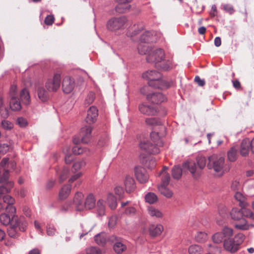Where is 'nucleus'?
Listing matches in <instances>:
<instances>
[{
    "mask_svg": "<svg viewBox=\"0 0 254 254\" xmlns=\"http://www.w3.org/2000/svg\"><path fill=\"white\" fill-rule=\"evenodd\" d=\"M164 133L159 134L158 132L152 131L150 140H143L139 144L140 148L150 154H158L160 152L159 147L163 146L161 137Z\"/></svg>",
    "mask_w": 254,
    "mask_h": 254,
    "instance_id": "obj_1",
    "label": "nucleus"
},
{
    "mask_svg": "<svg viewBox=\"0 0 254 254\" xmlns=\"http://www.w3.org/2000/svg\"><path fill=\"white\" fill-rule=\"evenodd\" d=\"M165 54L163 49L161 48L150 50L146 57V61L148 63H153L156 67L164 70L169 69L171 66V62L164 60Z\"/></svg>",
    "mask_w": 254,
    "mask_h": 254,
    "instance_id": "obj_2",
    "label": "nucleus"
},
{
    "mask_svg": "<svg viewBox=\"0 0 254 254\" xmlns=\"http://www.w3.org/2000/svg\"><path fill=\"white\" fill-rule=\"evenodd\" d=\"M142 77L148 80L149 86L159 89L167 88L170 87V84L165 80L161 79V73L155 71H148L142 74Z\"/></svg>",
    "mask_w": 254,
    "mask_h": 254,
    "instance_id": "obj_3",
    "label": "nucleus"
},
{
    "mask_svg": "<svg viewBox=\"0 0 254 254\" xmlns=\"http://www.w3.org/2000/svg\"><path fill=\"white\" fill-rule=\"evenodd\" d=\"M196 161L197 167L194 162L186 161L183 164V168L189 170L194 178L200 176L201 171L206 166L207 160L205 157L199 155L196 157Z\"/></svg>",
    "mask_w": 254,
    "mask_h": 254,
    "instance_id": "obj_4",
    "label": "nucleus"
},
{
    "mask_svg": "<svg viewBox=\"0 0 254 254\" xmlns=\"http://www.w3.org/2000/svg\"><path fill=\"white\" fill-rule=\"evenodd\" d=\"M27 225L28 223L24 217H18L17 216H13L11 217V223L7 230L8 235L11 238L16 237L17 236V228L21 231H25Z\"/></svg>",
    "mask_w": 254,
    "mask_h": 254,
    "instance_id": "obj_5",
    "label": "nucleus"
},
{
    "mask_svg": "<svg viewBox=\"0 0 254 254\" xmlns=\"http://www.w3.org/2000/svg\"><path fill=\"white\" fill-rule=\"evenodd\" d=\"M245 210H246L245 208H242V209L235 208H233L230 212L232 219L234 221H239V223L234 225L235 227L237 229L245 230L249 229L247 222L243 217V216H245V214H246Z\"/></svg>",
    "mask_w": 254,
    "mask_h": 254,
    "instance_id": "obj_6",
    "label": "nucleus"
},
{
    "mask_svg": "<svg viewBox=\"0 0 254 254\" xmlns=\"http://www.w3.org/2000/svg\"><path fill=\"white\" fill-rule=\"evenodd\" d=\"M208 162L207 167L209 170H213L216 173L223 175V167L225 162V158L216 154H213L208 158Z\"/></svg>",
    "mask_w": 254,
    "mask_h": 254,
    "instance_id": "obj_7",
    "label": "nucleus"
},
{
    "mask_svg": "<svg viewBox=\"0 0 254 254\" xmlns=\"http://www.w3.org/2000/svg\"><path fill=\"white\" fill-rule=\"evenodd\" d=\"M18 96L17 86L15 85H11L9 92V106L10 109L14 111H19L21 109V105Z\"/></svg>",
    "mask_w": 254,
    "mask_h": 254,
    "instance_id": "obj_8",
    "label": "nucleus"
},
{
    "mask_svg": "<svg viewBox=\"0 0 254 254\" xmlns=\"http://www.w3.org/2000/svg\"><path fill=\"white\" fill-rule=\"evenodd\" d=\"M233 234V230L232 229L225 227L221 232L215 233L212 237L213 242L216 244H219L227 240V239L231 238Z\"/></svg>",
    "mask_w": 254,
    "mask_h": 254,
    "instance_id": "obj_9",
    "label": "nucleus"
},
{
    "mask_svg": "<svg viewBox=\"0 0 254 254\" xmlns=\"http://www.w3.org/2000/svg\"><path fill=\"white\" fill-rule=\"evenodd\" d=\"M127 21L126 18L124 16L113 17L110 19L107 23V28L112 31H116L124 28Z\"/></svg>",
    "mask_w": 254,
    "mask_h": 254,
    "instance_id": "obj_10",
    "label": "nucleus"
},
{
    "mask_svg": "<svg viewBox=\"0 0 254 254\" xmlns=\"http://www.w3.org/2000/svg\"><path fill=\"white\" fill-rule=\"evenodd\" d=\"M61 85V75L56 73L52 78L48 79L45 86L49 91H56L60 87Z\"/></svg>",
    "mask_w": 254,
    "mask_h": 254,
    "instance_id": "obj_11",
    "label": "nucleus"
},
{
    "mask_svg": "<svg viewBox=\"0 0 254 254\" xmlns=\"http://www.w3.org/2000/svg\"><path fill=\"white\" fill-rule=\"evenodd\" d=\"M110 240L114 243L113 249L117 254H122L127 250V246L120 238L113 236Z\"/></svg>",
    "mask_w": 254,
    "mask_h": 254,
    "instance_id": "obj_12",
    "label": "nucleus"
},
{
    "mask_svg": "<svg viewBox=\"0 0 254 254\" xmlns=\"http://www.w3.org/2000/svg\"><path fill=\"white\" fill-rule=\"evenodd\" d=\"M138 109L140 112L146 116H155L157 113V109L152 105L146 103H142L139 105Z\"/></svg>",
    "mask_w": 254,
    "mask_h": 254,
    "instance_id": "obj_13",
    "label": "nucleus"
},
{
    "mask_svg": "<svg viewBox=\"0 0 254 254\" xmlns=\"http://www.w3.org/2000/svg\"><path fill=\"white\" fill-rule=\"evenodd\" d=\"M84 199L83 193L77 191L74 195L73 199V204L74 205L76 210L83 211L85 209Z\"/></svg>",
    "mask_w": 254,
    "mask_h": 254,
    "instance_id": "obj_14",
    "label": "nucleus"
},
{
    "mask_svg": "<svg viewBox=\"0 0 254 254\" xmlns=\"http://www.w3.org/2000/svg\"><path fill=\"white\" fill-rule=\"evenodd\" d=\"M134 174L136 179L140 183H145L147 182L149 176L144 168L136 167L134 168Z\"/></svg>",
    "mask_w": 254,
    "mask_h": 254,
    "instance_id": "obj_15",
    "label": "nucleus"
},
{
    "mask_svg": "<svg viewBox=\"0 0 254 254\" xmlns=\"http://www.w3.org/2000/svg\"><path fill=\"white\" fill-rule=\"evenodd\" d=\"M1 198H2L4 205L6 204L5 206V211L7 213H9L11 214H14L16 212V208L12 204L14 202V199L13 197L9 195H5Z\"/></svg>",
    "mask_w": 254,
    "mask_h": 254,
    "instance_id": "obj_16",
    "label": "nucleus"
},
{
    "mask_svg": "<svg viewBox=\"0 0 254 254\" xmlns=\"http://www.w3.org/2000/svg\"><path fill=\"white\" fill-rule=\"evenodd\" d=\"M146 99L148 101L154 104H160L166 100L165 96L161 93H152L146 95Z\"/></svg>",
    "mask_w": 254,
    "mask_h": 254,
    "instance_id": "obj_17",
    "label": "nucleus"
},
{
    "mask_svg": "<svg viewBox=\"0 0 254 254\" xmlns=\"http://www.w3.org/2000/svg\"><path fill=\"white\" fill-rule=\"evenodd\" d=\"M74 87V81L69 76L65 77L63 81L62 87L63 91L65 93H70Z\"/></svg>",
    "mask_w": 254,
    "mask_h": 254,
    "instance_id": "obj_18",
    "label": "nucleus"
},
{
    "mask_svg": "<svg viewBox=\"0 0 254 254\" xmlns=\"http://www.w3.org/2000/svg\"><path fill=\"white\" fill-rule=\"evenodd\" d=\"M223 246L225 250L231 253H235L239 249L235 241L230 238L224 241Z\"/></svg>",
    "mask_w": 254,
    "mask_h": 254,
    "instance_id": "obj_19",
    "label": "nucleus"
},
{
    "mask_svg": "<svg viewBox=\"0 0 254 254\" xmlns=\"http://www.w3.org/2000/svg\"><path fill=\"white\" fill-rule=\"evenodd\" d=\"M98 115V110L94 106L91 107L87 111L86 122L89 124H92L96 120Z\"/></svg>",
    "mask_w": 254,
    "mask_h": 254,
    "instance_id": "obj_20",
    "label": "nucleus"
},
{
    "mask_svg": "<svg viewBox=\"0 0 254 254\" xmlns=\"http://www.w3.org/2000/svg\"><path fill=\"white\" fill-rule=\"evenodd\" d=\"M92 127L90 126H85L81 128L80 135L82 136L81 141L87 143L91 137Z\"/></svg>",
    "mask_w": 254,
    "mask_h": 254,
    "instance_id": "obj_21",
    "label": "nucleus"
},
{
    "mask_svg": "<svg viewBox=\"0 0 254 254\" xmlns=\"http://www.w3.org/2000/svg\"><path fill=\"white\" fill-rule=\"evenodd\" d=\"M118 2V5L116 7V10L117 12L120 13H124L128 11L130 8V5L129 4H126L127 3L130 2L132 0H116Z\"/></svg>",
    "mask_w": 254,
    "mask_h": 254,
    "instance_id": "obj_22",
    "label": "nucleus"
},
{
    "mask_svg": "<svg viewBox=\"0 0 254 254\" xmlns=\"http://www.w3.org/2000/svg\"><path fill=\"white\" fill-rule=\"evenodd\" d=\"M139 159L141 163L150 169H152L155 166V160L153 158H148L145 155L140 154Z\"/></svg>",
    "mask_w": 254,
    "mask_h": 254,
    "instance_id": "obj_23",
    "label": "nucleus"
},
{
    "mask_svg": "<svg viewBox=\"0 0 254 254\" xmlns=\"http://www.w3.org/2000/svg\"><path fill=\"white\" fill-rule=\"evenodd\" d=\"M163 230V226L161 224H152L149 228V235L152 237H156L159 236Z\"/></svg>",
    "mask_w": 254,
    "mask_h": 254,
    "instance_id": "obj_24",
    "label": "nucleus"
},
{
    "mask_svg": "<svg viewBox=\"0 0 254 254\" xmlns=\"http://www.w3.org/2000/svg\"><path fill=\"white\" fill-rule=\"evenodd\" d=\"M239 146L235 145L232 146L227 152V158L230 162L236 161L238 157Z\"/></svg>",
    "mask_w": 254,
    "mask_h": 254,
    "instance_id": "obj_25",
    "label": "nucleus"
},
{
    "mask_svg": "<svg viewBox=\"0 0 254 254\" xmlns=\"http://www.w3.org/2000/svg\"><path fill=\"white\" fill-rule=\"evenodd\" d=\"M96 199L93 194H88L84 200L85 209H92L95 207Z\"/></svg>",
    "mask_w": 254,
    "mask_h": 254,
    "instance_id": "obj_26",
    "label": "nucleus"
},
{
    "mask_svg": "<svg viewBox=\"0 0 254 254\" xmlns=\"http://www.w3.org/2000/svg\"><path fill=\"white\" fill-rule=\"evenodd\" d=\"M125 186L126 191L127 192H130L135 188L134 180L132 177L130 176H127L125 180Z\"/></svg>",
    "mask_w": 254,
    "mask_h": 254,
    "instance_id": "obj_27",
    "label": "nucleus"
},
{
    "mask_svg": "<svg viewBox=\"0 0 254 254\" xmlns=\"http://www.w3.org/2000/svg\"><path fill=\"white\" fill-rule=\"evenodd\" d=\"M250 140L248 138L243 140L241 143L240 153L243 156H246L248 155L250 147Z\"/></svg>",
    "mask_w": 254,
    "mask_h": 254,
    "instance_id": "obj_28",
    "label": "nucleus"
},
{
    "mask_svg": "<svg viewBox=\"0 0 254 254\" xmlns=\"http://www.w3.org/2000/svg\"><path fill=\"white\" fill-rule=\"evenodd\" d=\"M168 169V167H164L161 172H160V175H162L161 183L159 186H168L169 183L170 177L168 173L166 172V171Z\"/></svg>",
    "mask_w": 254,
    "mask_h": 254,
    "instance_id": "obj_29",
    "label": "nucleus"
},
{
    "mask_svg": "<svg viewBox=\"0 0 254 254\" xmlns=\"http://www.w3.org/2000/svg\"><path fill=\"white\" fill-rule=\"evenodd\" d=\"M153 33L151 31H146L140 36V42L148 44L153 41Z\"/></svg>",
    "mask_w": 254,
    "mask_h": 254,
    "instance_id": "obj_30",
    "label": "nucleus"
},
{
    "mask_svg": "<svg viewBox=\"0 0 254 254\" xmlns=\"http://www.w3.org/2000/svg\"><path fill=\"white\" fill-rule=\"evenodd\" d=\"M71 191V186H64L59 192V197L61 199H64L68 197Z\"/></svg>",
    "mask_w": 254,
    "mask_h": 254,
    "instance_id": "obj_31",
    "label": "nucleus"
},
{
    "mask_svg": "<svg viewBox=\"0 0 254 254\" xmlns=\"http://www.w3.org/2000/svg\"><path fill=\"white\" fill-rule=\"evenodd\" d=\"M20 98L22 102L25 105L29 104L30 97L29 93L26 88H23L20 93Z\"/></svg>",
    "mask_w": 254,
    "mask_h": 254,
    "instance_id": "obj_32",
    "label": "nucleus"
},
{
    "mask_svg": "<svg viewBox=\"0 0 254 254\" xmlns=\"http://www.w3.org/2000/svg\"><path fill=\"white\" fill-rule=\"evenodd\" d=\"M13 186V182H8L6 184L0 187V199L8 193Z\"/></svg>",
    "mask_w": 254,
    "mask_h": 254,
    "instance_id": "obj_33",
    "label": "nucleus"
},
{
    "mask_svg": "<svg viewBox=\"0 0 254 254\" xmlns=\"http://www.w3.org/2000/svg\"><path fill=\"white\" fill-rule=\"evenodd\" d=\"M95 242L100 246H104L107 241V235L105 233H100L94 237Z\"/></svg>",
    "mask_w": 254,
    "mask_h": 254,
    "instance_id": "obj_34",
    "label": "nucleus"
},
{
    "mask_svg": "<svg viewBox=\"0 0 254 254\" xmlns=\"http://www.w3.org/2000/svg\"><path fill=\"white\" fill-rule=\"evenodd\" d=\"M37 94L39 99L43 102H46L49 99L48 93L44 88L40 87L37 89Z\"/></svg>",
    "mask_w": 254,
    "mask_h": 254,
    "instance_id": "obj_35",
    "label": "nucleus"
},
{
    "mask_svg": "<svg viewBox=\"0 0 254 254\" xmlns=\"http://www.w3.org/2000/svg\"><path fill=\"white\" fill-rule=\"evenodd\" d=\"M235 199L239 202V205L244 208L247 206V202L246 201V197L239 191H237L234 195Z\"/></svg>",
    "mask_w": 254,
    "mask_h": 254,
    "instance_id": "obj_36",
    "label": "nucleus"
},
{
    "mask_svg": "<svg viewBox=\"0 0 254 254\" xmlns=\"http://www.w3.org/2000/svg\"><path fill=\"white\" fill-rule=\"evenodd\" d=\"M145 123L150 126H160L163 130H165V127L162 126V123L160 120L155 118H146L145 119Z\"/></svg>",
    "mask_w": 254,
    "mask_h": 254,
    "instance_id": "obj_37",
    "label": "nucleus"
},
{
    "mask_svg": "<svg viewBox=\"0 0 254 254\" xmlns=\"http://www.w3.org/2000/svg\"><path fill=\"white\" fill-rule=\"evenodd\" d=\"M9 214H7L6 213H2L0 215V222L3 225H7L8 224H11V218L10 216L12 217L13 216H15L14 214H11L8 213Z\"/></svg>",
    "mask_w": 254,
    "mask_h": 254,
    "instance_id": "obj_38",
    "label": "nucleus"
},
{
    "mask_svg": "<svg viewBox=\"0 0 254 254\" xmlns=\"http://www.w3.org/2000/svg\"><path fill=\"white\" fill-rule=\"evenodd\" d=\"M148 214L151 216L156 218H161L163 216L162 213L158 209L150 206L147 208Z\"/></svg>",
    "mask_w": 254,
    "mask_h": 254,
    "instance_id": "obj_39",
    "label": "nucleus"
},
{
    "mask_svg": "<svg viewBox=\"0 0 254 254\" xmlns=\"http://www.w3.org/2000/svg\"><path fill=\"white\" fill-rule=\"evenodd\" d=\"M97 214L99 216H102L105 214V206L104 201L103 200H99L97 203Z\"/></svg>",
    "mask_w": 254,
    "mask_h": 254,
    "instance_id": "obj_40",
    "label": "nucleus"
},
{
    "mask_svg": "<svg viewBox=\"0 0 254 254\" xmlns=\"http://www.w3.org/2000/svg\"><path fill=\"white\" fill-rule=\"evenodd\" d=\"M167 186H158V190L162 195L167 198H171L173 195V192Z\"/></svg>",
    "mask_w": 254,
    "mask_h": 254,
    "instance_id": "obj_41",
    "label": "nucleus"
},
{
    "mask_svg": "<svg viewBox=\"0 0 254 254\" xmlns=\"http://www.w3.org/2000/svg\"><path fill=\"white\" fill-rule=\"evenodd\" d=\"M138 53L140 55L148 54L150 50H149L148 44L140 42L137 47Z\"/></svg>",
    "mask_w": 254,
    "mask_h": 254,
    "instance_id": "obj_42",
    "label": "nucleus"
},
{
    "mask_svg": "<svg viewBox=\"0 0 254 254\" xmlns=\"http://www.w3.org/2000/svg\"><path fill=\"white\" fill-rule=\"evenodd\" d=\"M172 175L174 179L179 180L182 175V170L179 166H175L172 170Z\"/></svg>",
    "mask_w": 254,
    "mask_h": 254,
    "instance_id": "obj_43",
    "label": "nucleus"
},
{
    "mask_svg": "<svg viewBox=\"0 0 254 254\" xmlns=\"http://www.w3.org/2000/svg\"><path fill=\"white\" fill-rule=\"evenodd\" d=\"M190 254H201L203 252L202 248L199 245H192L188 249Z\"/></svg>",
    "mask_w": 254,
    "mask_h": 254,
    "instance_id": "obj_44",
    "label": "nucleus"
},
{
    "mask_svg": "<svg viewBox=\"0 0 254 254\" xmlns=\"http://www.w3.org/2000/svg\"><path fill=\"white\" fill-rule=\"evenodd\" d=\"M107 202L111 209H115L117 205V202L116 197L112 194L110 193L108 194L107 197Z\"/></svg>",
    "mask_w": 254,
    "mask_h": 254,
    "instance_id": "obj_45",
    "label": "nucleus"
},
{
    "mask_svg": "<svg viewBox=\"0 0 254 254\" xmlns=\"http://www.w3.org/2000/svg\"><path fill=\"white\" fill-rule=\"evenodd\" d=\"M145 199L146 202L149 204H153L157 202L158 198L157 195L153 192H148L145 195Z\"/></svg>",
    "mask_w": 254,
    "mask_h": 254,
    "instance_id": "obj_46",
    "label": "nucleus"
},
{
    "mask_svg": "<svg viewBox=\"0 0 254 254\" xmlns=\"http://www.w3.org/2000/svg\"><path fill=\"white\" fill-rule=\"evenodd\" d=\"M195 240L199 243H203L207 239V234L203 232H197L195 236Z\"/></svg>",
    "mask_w": 254,
    "mask_h": 254,
    "instance_id": "obj_47",
    "label": "nucleus"
},
{
    "mask_svg": "<svg viewBox=\"0 0 254 254\" xmlns=\"http://www.w3.org/2000/svg\"><path fill=\"white\" fill-rule=\"evenodd\" d=\"M1 126L2 128L5 130L9 131L13 128V124L9 121L6 120H3L1 122Z\"/></svg>",
    "mask_w": 254,
    "mask_h": 254,
    "instance_id": "obj_48",
    "label": "nucleus"
},
{
    "mask_svg": "<svg viewBox=\"0 0 254 254\" xmlns=\"http://www.w3.org/2000/svg\"><path fill=\"white\" fill-rule=\"evenodd\" d=\"M13 144L9 143V144L7 143H0V155H3L6 153L9 149L12 147Z\"/></svg>",
    "mask_w": 254,
    "mask_h": 254,
    "instance_id": "obj_49",
    "label": "nucleus"
},
{
    "mask_svg": "<svg viewBox=\"0 0 254 254\" xmlns=\"http://www.w3.org/2000/svg\"><path fill=\"white\" fill-rule=\"evenodd\" d=\"M46 233L49 236H54L57 233V230L53 225L47 224L46 226Z\"/></svg>",
    "mask_w": 254,
    "mask_h": 254,
    "instance_id": "obj_50",
    "label": "nucleus"
},
{
    "mask_svg": "<svg viewBox=\"0 0 254 254\" xmlns=\"http://www.w3.org/2000/svg\"><path fill=\"white\" fill-rule=\"evenodd\" d=\"M232 239L236 243L239 249L240 245L242 244L245 239V236L242 233H239L236 235Z\"/></svg>",
    "mask_w": 254,
    "mask_h": 254,
    "instance_id": "obj_51",
    "label": "nucleus"
},
{
    "mask_svg": "<svg viewBox=\"0 0 254 254\" xmlns=\"http://www.w3.org/2000/svg\"><path fill=\"white\" fill-rule=\"evenodd\" d=\"M68 173L69 169L65 167L64 168L60 175L59 182L60 183L64 182L67 178Z\"/></svg>",
    "mask_w": 254,
    "mask_h": 254,
    "instance_id": "obj_52",
    "label": "nucleus"
},
{
    "mask_svg": "<svg viewBox=\"0 0 254 254\" xmlns=\"http://www.w3.org/2000/svg\"><path fill=\"white\" fill-rule=\"evenodd\" d=\"M87 151V149L83 148L80 146L76 145L72 148V152L74 154L79 155Z\"/></svg>",
    "mask_w": 254,
    "mask_h": 254,
    "instance_id": "obj_53",
    "label": "nucleus"
},
{
    "mask_svg": "<svg viewBox=\"0 0 254 254\" xmlns=\"http://www.w3.org/2000/svg\"><path fill=\"white\" fill-rule=\"evenodd\" d=\"M9 177V172L8 170H5L2 176L0 178V183L6 184L8 182H9L8 179Z\"/></svg>",
    "mask_w": 254,
    "mask_h": 254,
    "instance_id": "obj_54",
    "label": "nucleus"
},
{
    "mask_svg": "<svg viewBox=\"0 0 254 254\" xmlns=\"http://www.w3.org/2000/svg\"><path fill=\"white\" fill-rule=\"evenodd\" d=\"M85 165V162L83 160H80L75 162L72 166V169L75 171L79 170L81 167Z\"/></svg>",
    "mask_w": 254,
    "mask_h": 254,
    "instance_id": "obj_55",
    "label": "nucleus"
},
{
    "mask_svg": "<svg viewBox=\"0 0 254 254\" xmlns=\"http://www.w3.org/2000/svg\"><path fill=\"white\" fill-rule=\"evenodd\" d=\"M222 6L223 9L230 14H233L235 12L233 6L231 4H224L222 5Z\"/></svg>",
    "mask_w": 254,
    "mask_h": 254,
    "instance_id": "obj_56",
    "label": "nucleus"
},
{
    "mask_svg": "<svg viewBox=\"0 0 254 254\" xmlns=\"http://www.w3.org/2000/svg\"><path fill=\"white\" fill-rule=\"evenodd\" d=\"M218 212L219 215L223 218L225 217L227 214V209L226 206L220 205L218 207Z\"/></svg>",
    "mask_w": 254,
    "mask_h": 254,
    "instance_id": "obj_57",
    "label": "nucleus"
},
{
    "mask_svg": "<svg viewBox=\"0 0 254 254\" xmlns=\"http://www.w3.org/2000/svg\"><path fill=\"white\" fill-rule=\"evenodd\" d=\"M87 254H101V251L97 248L91 247L86 250Z\"/></svg>",
    "mask_w": 254,
    "mask_h": 254,
    "instance_id": "obj_58",
    "label": "nucleus"
},
{
    "mask_svg": "<svg viewBox=\"0 0 254 254\" xmlns=\"http://www.w3.org/2000/svg\"><path fill=\"white\" fill-rule=\"evenodd\" d=\"M16 123L20 127H26L27 124L26 120L22 117L17 118Z\"/></svg>",
    "mask_w": 254,
    "mask_h": 254,
    "instance_id": "obj_59",
    "label": "nucleus"
},
{
    "mask_svg": "<svg viewBox=\"0 0 254 254\" xmlns=\"http://www.w3.org/2000/svg\"><path fill=\"white\" fill-rule=\"evenodd\" d=\"M115 192L116 194L120 198H121L123 197L124 191L122 187H116L115 189Z\"/></svg>",
    "mask_w": 254,
    "mask_h": 254,
    "instance_id": "obj_60",
    "label": "nucleus"
},
{
    "mask_svg": "<svg viewBox=\"0 0 254 254\" xmlns=\"http://www.w3.org/2000/svg\"><path fill=\"white\" fill-rule=\"evenodd\" d=\"M136 209L133 207H129L127 208L125 210V213L126 215L132 216L135 214Z\"/></svg>",
    "mask_w": 254,
    "mask_h": 254,
    "instance_id": "obj_61",
    "label": "nucleus"
},
{
    "mask_svg": "<svg viewBox=\"0 0 254 254\" xmlns=\"http://www.w3.org/2000/svg\"><path fill=\"white\" fill-rule=\"evenodd\" d=\"M231 188L234 190H239L241 189V185L239 182L235 181L233 182Z\"/></svg>",
    "mask_w": 254,
    "mask_h": 254,
    "instance_id": "obj_62",
    "label": "nucleus"
},
{
    "mask_svg": "<svg viewBox=\"0 0 254 254\" xmlns=\"http://www.w3.org/2000/svg\"><path fill=\"white\" fill-rule=\"evenodd\" d=\"M94 94L92 92H90L86 99V102L87 104H91L94 100Z\"/></svg>",
    "mask_w": 254,
    "mask_h": 254,
    "instance_id": "obj_63",
    "label": "nucleus"
},
{
    "mask_svg": "<svg viewBox=\"0 0 254 254\" xmlns=\"http://www.w3.org/2000/svg\"><path fill=\"white\" fill-rule=\"evenodd\" d=\"M54 21V17L52 15H48L47 16L45 19V22L47 25H52Z\"/></svg>",
    "mask_w": 254,
    "mask_h": 254,
    "instance_id": "obj_64",
    "label": "nucleus"
}]
</instances>
